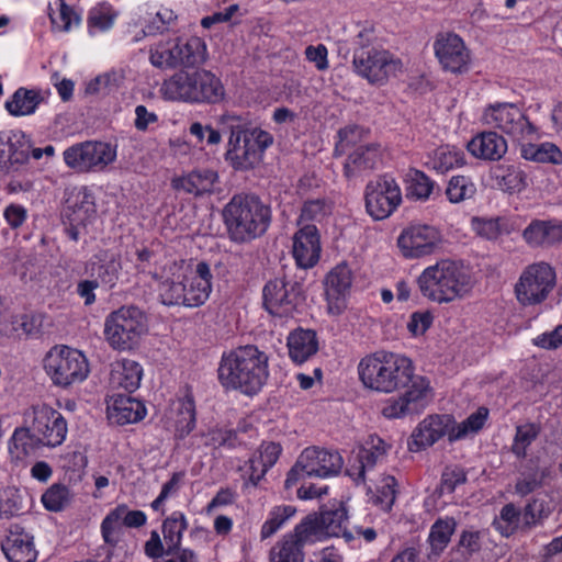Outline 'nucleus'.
<instances>
[{"label": "nucleus", "mask_w": 562, "mask_h": 562, "mask_svg": "<svg viewBox=\"0 0 562 562\" xmlns=\"http://www.w3.org/2000/svg\"><path fill=\"white\" fill-rule=\"evenodd\" d=\"M362 384L379 393L405 391L385 401L382 415L385 418H405L422 414L432 400L429 381L414 373L411 359L394 352L376 351L362 358L358 364Z\"/></svg>", "instance_id": "f257e3e1"}, {"label": "nucleus", "mask_w": 562, "mask_h": 562, "mask_svg": "<svg viewBox=\"0 0 562 562\" xmlns=\"http://www.w3.org/2000/svg\"><path fill=\"white\" fill-rule=\"evenodd\" d=\"M268 356L257 346H240L222 356L218 381L225 390L255 395L268 380Z\"/></svg>", "instance_id": "f03ea898"}, {"label": "nucleus", "mask_w": 562, "mask_h": 562, "mask_svg": "<svg viewBox=\"0 0 562 562\" xmlns=\"http://www.w3.org/2000/svg\"><path fill=\"white\" fill-rule=\"evenodd\" d=\"M224 133H229L225 159L235 170H248L258 165L263 153L273 144V136L239 115L226 113L220 117Z\"/></svg>", "instance_id": "7ed1b4c3"}, {"label": "nucleus", "mask_w": 562, "mask_h": 562, "mask_svg": "<svg viewBox=\"0 0 562 562\" xmlns=\"http://www.w3.org/2000/svg\"><path fill=\"white\" fill-rule=\"evenodd\" d=\"M223 220L233 241L247 243L267 232L271 222V210L258 195L238 193L224 206Z\"/></svg>", "instance_id": "20e7f679"}, {"label": "nucleus", "mask_w": 562, "mask_h": 562, "mask_svg": "<svg viewBox=\"0 0 562 562\" xmlns=\"http://www.w3.org/2000/svg\"><path fill=\"white\" fill-rule=\"evenodd\" d=\"M164 98L192 104H218L226 95L220 77L210 70H179L162 82Z\"/></svg>", "instance_id": "39448f33"}, {"label": "nucleus", "mask_w": 562, "mask_h": 562, "mask_svg": "<svg viewBox=\"0 0 562 562\" xmlns=\"http://www.w3.org/2000/svg\"><path fill=\"white\" fill-rule=\"evenodd\" d=\"M422 294L437 303H448L471 290V278L454 261L441 260L426 268L417 279Z\"/></svg>", "instance_id": "423d86ee"}, {"label": "nucleus", "mask_w": 562, "mask_h": 562, "mask_svg": "<svg viewBox=\"0 0 562 562\" xmlns=\"http://www.w3.org/2000/svg\"><path fill=\"white\" fill-rule=\"evenodd\" d=\"M370 30H362L356 37L352 65L355 71L371 83L382 85L401 70L402 63L391 53L375 48Z\"/></svg>", "instance_id": "0eeeda50"}, {"label": "nucleus", "mask_w": 562, "mask_h": 562, "mask_svg": "<svg viewBox=\"0 0 562 562\" xmlns=\"http://www.w3.org/2000/svg\"><path fill=\"white\" fill-rule=\"evenodd\" d=\"M348 512L341 502H335L321 507L318 514L307 515L297 524V532L303 535L304 540L313 543L331 537H344L347 541L353 539L347 530Z\"/></svg>", "instance_id": "6e6552de"}, {"label": "nucleus", "mask_w": 562, "mask_h": 562, "mask_svg": "<svg viewBox=\"0 0 562 562\" xmlns=\"http://www.w3.org/2000/svg\"><path fill=\"white\" fill-rule=\"evenodd\" d=\"M147 330L146 316L136 306H122L104 321V337L116 350L132 349Z\"/></svg>", "instance_id": "1a4fd4ad"}, {"label": "nucleus", "mask_w": 562, "mask_h": 562, "mask_svg": "<svg viewBox=\"0 0 562 562\" xmlns=\"http://www.w3.org/2000/svg\"><path fill=\"white\" fill-rule=\"evenodd\" d=\"M206 56V45L200 37H191L186 42L179 40L159 42L149 49V60L159 69L195 67L203 64Z\"/></svg>", "instance_id": "9d476101"}, {"label": "nucleus", "mask_w": 562, "mask_h": 562, "mask_svg": "<svg viewBox=\"0 0 562 562\" xmlns=\"http://www.w3.org/2000/svg\"><path fill=\"white\" fill-rule=\"evenodd\" d=\"M344 461L337 451H328L317 447H308L299 456L290 469L284 482L285 488H291L305 477H329L337 475Z\"/></svg>", "instance_id": "9b49d317"}, {"label": "nucleus", "mask_w": 562, "mask_h": 562, "mask_svg": "<svg viewBox=\"0 0 562 562\" xmlns=\"http://www.w3.org/2000/svg\"><path fill=\"white\" fill-rule=\"evenodd\" d=\"M44 367L53 383L61 387L81 383L90 371L86 356L67 346L52 348Z\"/></svg>", "instance_id": "f8f14e48"}, {"label": "nucleus", "mask_w": 562, "mask_h": 562, "mask_svg": "<svg viewBox=\"0 0 562 562\" xmlns=\"http://www.w3.org/2000/svg\"><path fill=\"white\" fill-rule=\"evenodd\" d=\"M263 306L273 316L292 317L305 302L300 281L276 278L266 283L262 290Z\"/></svg>", "instance_id": "ddd939ff"}, {"label": "nucleus", "mask_w": 562, "mask_h": 562, "mask_svg": "<svg viewBox=\"0 0 562 562\" xmlns=\"http://www.w3.org/2000/svg\"><path fill=\"white\" fill-rule=\"evenodd\" d=\"M483 121L485 124L501 130L519 143L532 140L538 132V128L515 103L490 105L484 111Z\"/></svg>", "instance_id": "4468645a"}, {"label": "nucleus", "mask_w": 562, "mask_h": 562, "mask_svg": "<svg viewBox=\"0 0 562 562\" xmlns=\"http://www.w3.org/2000/svg\"><path fill=\"white\" fill-rule=\"evenodd\" d=\"M555 285V272L546 262L529 265L515 285V294L522 305L542 303Z\"/></svg>", "instance_id": "2eb2a0df"}, {"label": "nucleus", "mask_w": 562, "mask_h": 562, "mask_svg": "<svg viewBox=\"0 0 562 562\" xmlns=\"http://www.w3.org/2000/svg\"><path fill=\"white\" fill-rule=\"evenodd\" d=\"M65 164L78 171L103 170L116 158V149L105 142L87 140L68 147L64 154Z\"/></svg>", "instance_id": "dca6fc26"}, {"label": "nucleus", "mask_w": 562, "mask_h": 562, "mask_svg": "<svg viewBox=\"0 0 562 562\" xmlns=\"http://www.w3.org/2000/svg\"><path fill=\"white\" fill-rule=\"evenodd\" d=\"M401 202V189L392 177L383 176L367 184L366 209L372 218L389 217Z\"/></svg>", "instance_id": "f3484780"}, {"label": "nucleus", "mask_w": 562, "mask_h": 562, "mask_svg": "<svg viewBox=\"0 0 562 562\" xmlns=\"http://www.w3.org/2000/svg\"><path fill=\"white\" fill-rule=\"evenodd\" d=\"M442 243V235L435 226L416 224L404 228L397 238V246L406 258H420L436 252Z\"/></svg>", "instance_id": "a211bd4d"}, {"label": "nucleus", "mask_w": 562, "mask_h": 562, "mask_svg": "<svg viewBox=\"0 0 562 562\" xmlns=\"http://www.w3.org/2000/svg\"><path fill=\"white\" fill-rule=\"evenodd\" d=\"M32 414V430L41 438L43 446L57 447L65 441L67 422L58 411L42 404L33 406Z\"/></svg>", "instance_id": "6ab92c4d"}, {"label": "nucleus", "mask_w": 562, "mask_h": 562, "mask_svg": "<svg viewBox=\"0 0 562 562\" xmlns=\"http://www.w3.org/2000/svg\"><path fill=\"white\" fill-rule=\"evenodd\" d=\"M147 521V516L144 512L128 509L127 505L121 504L111 509L103 518L100 531L102 540L105 546H119L123 527L139 528Z\"/></svg>", "instance_id": "aec40b11"}, {"label": "nucleus", "mask_w": 562, "mask_h": 562, "mask_svg": "<svg viewBox=\"0 0 562 562\" xmlns=\"http://www.w3.org/2000/svg\"><path fill=\"white\" fill-rule=\"evenodd\" d=\"M436 57L440 65L451 72H463L470 63V52L463 40L454 33H441L434 43Z\"/></svg>", "instance_id": "412c9836"}, {"label": "nucleus", "mask_w": 562, "mask_h": 562, "mask_svg": "<svg viewBox=\"0 0 562 562\" xmlns=\"http://www.w3.org/2000/svg\"><path fill=\"white\" fill-rule=\"evenodd\" d=\"M387 446L378 436H370L364 447H361L348 465L346 473L356 484L366 482V473L371 471L386 456Z\"/></svg>", "instance_id": "4be33fe9"}, {"label": "nucleus", "mask_w": 562, "mask_h": 562, "mask_svg": "<svg viewBox=\"0 0 562 562\" xmlns=\"http://www.w3.org/2000/svg\"><path fill=\"white\" fill-rule=\"evenodd\" d=\"M454 420L450 415H430L419 423L413 431L408 447L411 451H420L432 446L451 432Z\"/></svg>", "instance_id": "5701e85b"}, {"label": "nucleus", "mask_w": 562, "mask_h": 562, "mask_svg": "<svg viewBox=\"0 0 562 562\" xmlns=\"http://www.w3.org/2000/svg\"><path fill=\"white\" fill-rule=\"evenodd\" d=\"M212 279L210 265L206 261H199L195 265L191 276L183 274L186 295L183 306L184 307H200L210 297L212 292Z\"/></svg>", "instance_id": "b1692460"}, {"label": "nucleus", "mask_w": 562, "mask_h": 562, "mask_svg": "<svg viewBox=\"0 0 562 562\" xmlns=\"http://www.w3.org/2000/svg\"><path fill=\"white\" fill-rule=\"evenodd\" d=\"M319 234L315 225H303L293 236L292 254L301 269L313 268L321 257Z\"/></svg>", "instance_id": "393cba45"}, {"label": "nucleus", "mask_w": 562, "mask_h": 562, "mask_svg": "<svg viewBox=\"0 0 562 562\" xmlns=\"http://www.w3.org/2000/svg\"><path fill=\"white\" fill-rule=\"evenodd\" d=\"M31 142L22 133L0 135V171L18 170L30 158Z\"/></svg>", "instance_id": "a878e982"}, {"label": "nucleus", "mask_w": 562, "mask_h": 562, "mask_svg": "<svg viewBox=\"0 0 562 562\" xmlns=\"http://www.w3.org/2000/svg\"><path fill=\"white\" fill-rule=\"evenodd\" d=\"M351 282L352 273L346 263L338 265L329 271L325 282L329 313L338 315L345 310V296Z\"/></svg>", "instance_id": "bb28decb"}, {"label": "nucleus", "mask_w": 562, "mask_h": 562, "mask_svg": "<svg viewBox=\"0 0 562 562\" xmlns=\"http://www.w3.org/2000/svg\"><path fill=\"white\" fill-rule=\"evenodd\" d=\"M183 267L177 261L166 266L164 280L159 284V297L167 306H183L186 295L183 294Z\"/></svg>", "instance_id": "cd10ccee"}, {"label": "nucleus", "mask_w": 562, "mask_h": 562, "mask_svg": "<svg viewBox=\"0 0 562 562\" xmlns=\"http://www.w3.org/2000/svg\"><path fill=\"white\" fill-rule=\"evenodd\" d=\"M467 148L475 158L497 161L505 156L508 147L506 139L496 132H482L468 143Z\"/></svg>", "instance_id": "c85d7f7f"}, {"label": "nucleus", "mask_w": 562, "mask_h": 562, "mask_svg": "<svg viewBox=\"0 0 562 562\" xmlns=\"http://www.w3.org/2000/svg\"><path fill=\"white\" fill-rule=\"evenodd\" d=\"M122 265L120 258L110 252L102 251L94 256V260H91L87 265V272L99 285L113 289L120 278Z\"/></svg>", "instance_id": "c756f323"}, {"label": "nucleus", "mask_w": 562, "mask_h": 562, "mask_svg": "<svg viewBox=\"0 0 562 562\" xmlns=\"http://www.w3.org/2000/svg\"><path fill=\"white\" fill-rule=\"evenodd\" d=\"M381 160V149L378 144H360L348 158L344 166L347 178L358 177L376 168Z\"/></svg>", "instance_id": "7c9ffc66"}, {"label": "nucleus", "mask_w": 562, "mask_h": 562, "mask_svg": "<svg viewBox=\"0 0 562 562\" xmlns=\"http://www.w3.org/2000/svg\"><path fill=\"white\" fill-rule=\"evenodd\" d=\"M109 418L119 425L133 424L145 417L144 404L126 394H114L108 406Z\"/></svg>", "instance_id": "2f4dec72"}, {"label": "nucleus", "mask_w": 562, "mask_h": 562, "mask_svg": "<svg viewBox=\"0 0 562 562\" xmlns=\"http://www.w3.org/2000/svg\"><path fill=\"white\" fill-rule=\"evenodd\" d=\"M218 176L211 169H196L190 173L175 178L172 188L194 196H200L213 192L214 184L217 182Z\"/></svg>", "instance_id": "473e14b6"}, {"label": "nucleus", "mask_w": 562, "mask_h": 562, "mask_svg": "<svg viewBox=\"0 0 562 562\" xmlns=\"http://www.w3.org/2000/svg\"><path fill=\"white\" fill-rule=\"evenodd\" d=\"M143 378V368L135 360L122 359L116 361L110 373V384L113 389L127 393L136 391Z\"/></svg>", "instance_id": "72a5a7b5"}, {"label": "nucleus", "mask_w": 562, "mask_h": 562, "mask_svg": "<svg viewBox=\"0 0 562 562\" xmlns=\"http://www.w3.org/2000/svg\"><path fill=\"white\" fill-rule=\"evenodd\" d=\"M313 543L304 540L303 535L297 532V525L292 532L283 538L271 549L269 562H304L303 548Z\"/></svg>", "instance_id": "f704fd0d"}, {"label": "nucleus", "mask_w": 562, "mask_h": 562, "mask_svg": "<svg viewBox=\"0 0 562 562\" xmlns=\"http://www.w3.org/2000/svg\"><path fill=\"white\" fill-rule=\"evenodd\" d=\"M2 551L9 562H35L37 557L33 537L26 532H11L2 542Z\"/></svg>", "instance_id": "c9c22d12"}, {"label": "nucleus", "mask_w": 562, "mask_h": 562, "mask_svg": "<svg viewBox=\"0 0 562 562\" xmlns=\"http://www.w3.org/2000/svg\"><path fill=\"white\" fill-rule=\"evenodd\" d=\"M290 358L296 363H303L318 350L317 335L312 329H297L288 338Z\"/></svg>", "instance_id": "e433bc0d"}, {"label": "nucleus", "mask_w": 562, "mask_h": 562, "mask_svg": "<svg viewBox=\"0 0 562 562\" xmlns=\"http://www.w3.org/2000/svg\"><path fill=\"white\" fill-rule=\"evenodd\" d=\"M465 164L464 153L449 145H442L434 149L426 161L428 168L438 173H446Z\"/></svg>", "instance_id": "4c0bfd02"}, {"label": "nucleus", "mask_w": 562, "mask_h": 562, "mask_svg": "<svg viewBox=\"0 0 562 562\" xmlns=\"http://www.w3.org/2000/svg\"><path fill=\"white\" fill-rule=\"evenodd\" d=\"M43 100L38 90L21 87L5 102L4 108L12 116H25L33 114Z\"/></svg>", "instance_id": "58836bf2"}, {"label": "nucleus", "mask_w": 562, "mask_h": 562, "mask_svg": "<svg viewBox=\"0 0 562 562\" xmlns=\"http://www.w3.org/2000/svg\"><path fill=\"white\" fill-rule=\"evenodd\" d=\"M522 237L529 245H552L562 239V227L550 221L535 220L524 229Z\"/></svg>", "instance_id": "ea45409f"}, {"label": "nucleus", "mask_w": 562, "mask_h": 562, "mask_svg": "<svg viewBox=\"0 0 562 562\" xmlns=\"http://www.w3.org/2000/svg\"><path fill=\"white\" fill-rule=\"evenodd\" d=\"M43 446V441L30 428H16L9 442V452L15 460H23L34 454Z\"/></svg>", "instance_id": "a19ab883"}, {"label": "nucleus", "mask_w": 562, "mask_h": 562, "mask_svg": "<svg viewBox=\"0 0 562 562\" xmlns=\"http://www.w3.org/2000/svg\"><path fill=\"white\" fill-rule=\"evenodd\" d=\"M521 143L520 156L529 161L541 164L562 165V150L553 143L531 144L530 140Z\"/></svg>", "instance_id": "79ce46f5"}, {"label": "nucleus", "mask_w": 562, "mask_h": 562, "mask_svg": "<svg viewBox=\"0 0 562 562\" xmlns=\"http://www.w3.org/2000/svg\"><path fill=\"white\" fill-rule=\"evenodd\" d=\"M188 528V520L182 512L176 510L171 513L162 521V536L164 541L167 544V555L173 551L182 550L180 548L183 532Z\"/></svg>", "instance_id": "37998d69"}, {"label": "nucleus", "mask_w": 562, "mask_h": 562, "mask_svg": "<svg viewBox=\"0 0 562 562\" xmlns=\"http://www.w3.org/2000/svg\"><path fill=\"white\" fill-rule=\"evenodd\" d=\"M495 178L498 188L509 193L521 192L528 186L526 172L515 166L497 168Z\"/></svg>", "instance_id": "c03bdc74"}, {"label": "nucleus", "mask_w": 562, "mask_h": 562, "mask_svg": "<svg viewBox=\"0 0 562 562\" xmlns=\"http://www.w3.org/2000/svg\"><path fill=\"white\" fill-rule=\"evenodd\" d=\"M177 412L176 431L180 438H183L195 427V403L191 394L188 393L179 400Z\"/></svg>", "instance_id": "a18cd8bd"}, {"label": "nucleus", "mask_w": 562, "mask_h": 562, "mask_svg": "<svg viewBox=\"0 0 562 562\" xmlns=\"http://www.w3.org/2000/svg\"><path fill=\"white\" fill-rule=\"evenodd\" d=\"M549 473L550 471L548 468H529L527 471L521 473L520 477L517 479L515 493L520 497L531 494L542 486L543 481Z\"/></svg>", "instance_id": "49530a36"}, {"label": "nucleus", "mask_w": 562, "mask_h": 562, "mask_svg": "<svg viewBox=\"0 0 562 562\" xmlns=\"http://www.w3.org/2000/svg\"><path fill=\"white\" fill-rule=\"evenodd\" d=\"M540 434V427L535 423H526L516 427V434L512 445V452L518 458L524 459L527 456L528 447L537 439Z\"/></svg>", "instance_id": "de8ad7c7"}, {"label": "nucleus", "mask_w": 562, "mask_h": 562, "mask_svg": "<svg viewBox=\"0 0 562 562\" xmlns=\"http://www.w3.org/2000/svg\"><path fill=\"white\" fill-rule=\"evenodd\" d=\"M472 228L481 237L495 240L503 234H508V225L505 218L473 217Z\"/></svg>", "instance_id": "09e8293b"}, {"label": "nucleus", "mask_w": 562, "mask_h": 562, "mask_svg": "<svg viewBox=\"0 0 562 562\" xmlns=\"http://www.w3.org/2000/svg\"><path fill=\"white\" fill-rule=\"evenodd\" d=\"M456 526L457 522L452 517L436 520L429 532L431 548L436 551H442L449 543Z\"/></svg>", "instance_id": "8fccbe9b"}, {"label": "nucleus", "mask_w": 562, "mask_h": 562, "mask_svg": "<svg viewBox=\"0 0 562 562\" xmlns=\"http://www.w3.org/2000/svg\"><path fill=\"white\" fill-rule=\"evenodd\" d=\"M487 416L488 409L486 407H480L475 413L471 414L457 427L452 425L451 432L449 434V440H459L467 436L469 432L479 431L484 426Z\"/></svg>", "instance_id": "3c124183"}, {"label": "nucleus", "mask_w": 562, "mask_h": 562, "mask_svg": "<svg viewBox=\"0 0 562 562\" xmlns=\"http://www.w3.org/2000/svg\"><path fill=\"white\" fill-rule=\"evenodd\" d=\"M71 502V493L66 485L53 484L43 495L42 503L49 512H60Z\"/></svg>", "instance_id": "603ef678"}, {"label": "nucleus", "mask_w": 562, "mask_h": 562, "mask_svg": "<svg viewBox=\"0 0 562 562\" xmlns=\"http://www.w3.org/2000/svg\"><path fill=\"white\" fill-rule=\"evenodd\" d=\"M296 513L295 507L290 505L277 506L270 514L269 518L261 527L260 537L262 540L274 535L282 525Z\"/></svg>", "instance_id": "864d4df0"}, {"label": "nucleus", "mask_w": 562, "mask_h": 562, "mask_svg": "<svg viewBox=\"0 0 562 562\" xmlns=\"http://www.w3.org/2000/svg\"><path fill=\"white\" fill-rule=\"evenodd\" d=\"M475 184L465 176H454L450 179L446 194L450 202L459 203L475 194Z\"/></svg>", "instance_id": "5fc2aeb1"}, {"label": "nucleus", "mask_w": 562, "mask_h": 562, "mask_svg": "<svg viewBox=\"0 0 562 562\" xmlns=\"http://www.w3.org/2000/svg\"><path fill=\"white\" fill-rule=\"evenodd\" d=\"M53 30L68 32L71 26L80 24V15L66 3L65 0H58V13L49 14Z\"/></svg>", "instance_id": "6e6d98bb"}, {"label": "nucleus", "mask_w": 562, "mask_h": 562, "mask_svg": "<svg viewBox=\"0 0 562 562\" xmlns=\"http://www.w3.org/2000/svg\"><path fill=\"white\" fill-rule=\"evenodd\" d=\"M521 510L513 503L504 505L499 513V519L495 522L502 535L509 537L515 533L520 526Z\"/></svg>", "instance_id": "4d7b16f0"}, {"label": "nucleus", "mask_w": 562, "mask_h": 562, "mask_svg": "<svg viewBox=\"0 0 562 562\" xmlns=\"http://www.w3.org/2000/svg\"><path fill=\"white\" fill-rule=\"evenodd\" d=\"M281 452L282 447L280 443L270 441L260 445L252 454V463L259 462L261 464L260 475H266L268 470L277 463Z\"/></svg>", "instance_id": "13d9d810"}, {"label": "nucleus", "mask_w": 562, "mask_h": 562, "mask_svg": "<svg viewBox=\"0 0 562 562\" xmlns=\"http://www.w3.org/2000/svg\"><path fill=\"white\" fill-rule=\"evenodd\" d=\"M549 516L546 510L544 501L539 498L530 499L521 510L522 525L521 529H530L542 522Z\"/></svg>", "instance_id": "bf43d9fd"}, {"label": "nucleus", "mask_w": 562, "mask_h": 562, "mask_svg": "<svg viewBox=\"0 0 562 562\" xmlns=\"http://www.w3.org/2000/svg\"><path fill=\"white\" fill-rule=\"evenodd\" d=\"M397 495V482L394 476L385 475L376 488L375 504L385 512L392 509Z\"/></svg>", "instance_id": "052dcab7"}, {"label": "nucleus", "mask_w": 562, "mask_h": 562, "mask_svg": "<svg viewBox=\"0 0 562 562\" xmlns=\"http://www.w3.org/2000/svg\"><path fill=\"white\" fill-rule=\"evenodd\" d=\"M330 212L329 205L323 199L306 201L301 210L299 225L310 224V222L322 221Z\"/></svg>", "instance_id": "680f3d73"}, {"label": "nucleus", "mask_w": 562, "mask_h": 562, "mask_svg": "<svg viewBox=\"0 0 562 562\" xmlns=\"http://www.w3.org/2000/svg\"><path fill=\"white\" fill-rule=\"evenodd\" d=\"M434 186L435 182L426 173L415 170L408 187V195L425 201L430 196Z\"/></svg>", "instance_id": "e2e57ef3"}, {"label": "nucleus", "mask_w": 562, "mask_h": 562, "mask_svg": "<svg viewBox=\"0 0 562 562\" xmlns=\"http://www.w3.org/2000/svg\"><path fill=\"white\" fill-rule=\"evenodd\" d=\"M207 437V445H211L214 448L225 447L234 449L240 445L237 432L233 429L215 428L209 432Z\"/></svg>", "instance_id": "0e129e2a"}, {"label": "nucleus", "mask_w": 562, "mask_h": 562, "mask_svg": "<svg viewBox=\"0 0 562 562\" xmlns=\"http://www.w3.org/2000/svg\"><path fill=\"white\" fill-rule=\"evenodd\" d=\"M367 135L364 128L358 125H350L340 128L338 132L339 142L336 145V151H346L349 147L358 146L357 144L362 140Z\"/></svg>", "instance_id": "69168bd1"}, {"label": "nucleus", "mask_w": 562, "mask_h": 562, "mask_svg": "<svg viewBox=\"0 0 562 562\" xmlns=\"http://www.w3.org/2000/svg\"><path fill=\"white\" fill-rule=\"evenodd\" d=\"M80 195L81 194L79 193L76 196V201L74 203L70 200H68V207L72 209V217L70 218V221L77 224L83 223L88 217V214L94 211L93 203L90 200V195L87 192L82 193L81 199Z\"/></svg>", "instance_id": "338daca9"}, {"label": "nucleus", "mask_w": 562, "mask_h": 562, "mask_svg": "<svg viewBox=\"0 0 562 562\" xmlns=\"http://www.w3.org/2000/svg\"><path fill=\"white\" fill-rule=\"evenodd\" d=\"M467 482V473L461 468L446 469L441 475V492L453 493L456 487Z\"/></svg>", "instance_id": "774afa93"}]
</instances>
